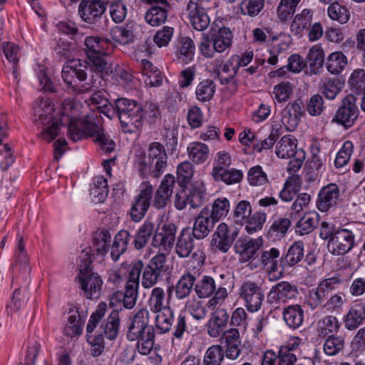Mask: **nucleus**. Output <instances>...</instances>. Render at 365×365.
I'll return each instance as SVG.
<instances>
[{"instance_id":"obj_15","label":"nucleus","mask_w":365,"mask_h":365,"mask_svg":"<svg viewBox=\"0 0 365 365\" xmlns=\"http://www.w3.org/2000/svg\"><path fill=\"white\" fill-rule=\"evenodd\" d=\"M262 245L263 240L260 237L256 239L241 237L237 240L234 248L235 252L239 255L240 261L248 262V266L252 269V263L259 256Z\"/></svg>"},{"instance_id":"obj_23","label":"nucleus","mask_w":365,"mask_h":365,"mask_svg":"<svg viewBox=\"0 0 365 365\" xmlns=\"http://www.w3.org/2000/svg\"><path fill=\"white\" fill-rule=\"evenodd\" d=\"M299 295L297 287L287 281H282L272 286L267 295L268 301L273 304L287 303Z\"/></svg>"},{"instance_id":"obj_21","label":"nucleus","mask_w":365,"mask_h":365,"mask_svg":"<svg viewBox=\"0 0 365 365\" xmlns=\"http://www.w3.org/2000/svg\"><path fill=\"white\" fill-rule=\"evenodd\" d=\"M239 235V229L236 227L221 222L212 236V245L223 253H226L231 247L233 242Z\"/></svg>"},{"instance_id":"obj_10","label":"nucleus","mask_w":365,"mask_h":365,"mask_svg":"<svg viewBox=\"0 0 365 365\" xmlns=\"http://www.w3.org/2000/svg\"><path fill=\"white\" fill-rule=\"evenodd\" d=\"M195 237L188 227L184 228L177 238L175 252L180 258L191 256L196 264L194 267H201L205 259V253L201 250H194Z\"/></svg>"},{"instance_id":"obj_8","label":"nucleus","mask_w":365,"mask_h":365,"mask_svg":"<svg viewBox=\"0 0 365 365\" xmlns=\"http://www.w3.org/2000/svg\"><path fill=\"white\" fill-rule=\"evenodd\" d=\"M155 314H156L155 327L157 331L160 334H165L169 332L172 327H173L172 334L173 337L172 339L173 343L174 342V339L178 340L182 339L184 334L187 330L186 318L184 315L182 314H179L175 321L174 311L171 307L157 312Z\"/></svg>"},{"instance_id":"obj_26","label":"nucleus","mask_w":365,"mask_h":365,"mask_svg":"<svg viewBox=\"0 0 365 365\" xmlns=\"http://www.w3.org/2000/svg\"><path fill=\"white\" fill-rule=\"evenodd\" d=\"M229 317V314L225 309H217L206 324L208 335L212 338L221 336L227 327Z\"/></svg>"},{"instance_id":"obj_38","label":"nucleus","mask_w":365,"mask_h":365,"mask_svg":"<svg viewBox=\"0 0 365 365\" xmlns=\"http://www.w3.org/2000/svg\"><path fill=\"white\" fill-rule=\"evenodd\" d=\"M154 227V223L150 220H145L140 226L133 241V245L136 250H140L146 246L153 233Z\"/></svg>"},{"instance_id":"obj_49","label":"nucleus","mask_w":365,"mask_h":365,"mask_svg":"<svg viewBox=\"0 0 365 365\" xmlns=\"http://www.w3.org/2000/svg\"><path fill=\"white\" fill-rule=\"evenodd\" d=\"M224 359L225 349L221 345H212L206 350L202 365H222Z\"/></svg>"},{"instance_id":"obj_2","label":"nucleus","mask_w":365,"mask_h":365,"mask_svg":"<svg viewBox=\"0 0 365 365\" xmlns=\"http://www.w3.org/2000/svg\"><path fill=\"white\" fill-rule=\"evenodd\" d=\"M149 323V311L141 308L133 315L126 334L129 341H137L136 349L142 355L150 354L154 346L155 329Z\"/></svg>"},{"instance_id":"obj_61","label":"nucleus","mask_w":365,"mask_h":365,"mask_svg":"<svg viewBox=\"0 0 365 365\" xmlns=\"http://www.w3.org/2000/svg\"><path fill=\"white\" fill-rule=\"evenodd\" d=\"M247 181L251 186H262L269 182L268 177L260 165L252 167L247 173Z\"/></svg>"},{"instance_id":"obj_42","label":"nucleus","mask_w":365,"mask_h":365,"mask_svg":"<svg viewBox=\"0 0 365 365\" xmlns=\"http://www.w3.org/2000/svg\"><path fill=\"white\" fill-rule=\"evenodd\" d=\"M211 175L215 181H222L227 185H232L240 182L243 178V173L235 168L217 170L211 173Z\"/></svg>"},{"instance_id":"obj_30","label":"nucleus","mask_w":365,"mask_h":365,"mask_svg":"<svg viewBox=\"0 0 365 365\" xmlns=\"http://www.w3.org/2000/svg\"><path fill=\"white\" fill-rule=\"evenodd\" d=\"M282 317L285 324L290 329H296L302 326L304 313L300 305L292 304L284 308Z\"/></svg>"},{"instance_id":"obj_59","label":"nucleus","mask_w":365,"mask_h":365,"mask_svg":"<svg viewBox=\"0 0 365 365\" xmlns=\"http://www.w3.org/2000/svg\"><path fill=\"white\" fill-rule=\"evenodd\" d=\"M16 262L13 264L14 269L22 270L24 272H29L30 269L28 267L29 258L26 252L25 251V245L23 243L22 237H20L16 249L15 253Z\"/></svg>"},{"instance_id":"obj_29","label":"nucleus","mask_w":365,"mask_h":365,"mask_svg":"<svg viewBox=\"0 0 365 365\" xmlns=\"http://www.w3.org/2000/svg\"><path fill=\"white\" fill-rule=\"evenodd\" d=\"M297 139L292 135H284L277 143L275 147V153L279 158L289 159L297 155Z\"/></svg>"},{"instance_id":"obj_64","label":"nucleus","mask_w":365,"mask_h":365,"mask_svg":"<svg viewBox=\"0 0 365 365\" xmlns=\"http://www.w3.org/2000/svg\"><path fill=\"white\" fill-rule=\"evenodd\" d=\"M304 258V244L295 242L289 249L285 256V261L289 266H294Z\"/></svg>"},{"instance_id":"obj_40","label":"nucleus","mask_w":365,"mask_h":365,"mask_svg":"<svg viewBox=\"0 0 365 365\" xmlns=\"http://www.w3.org/2000/svg\"><path fill=\"white\" fill-rule=\"evenodd\" d=\"M313 13L309 9H304L299 14H297L290 26V31L295 35H299L309 28L312 20Z\"/></svg>"},{"instance_id":"obj_45","label":"nucleus","mask_w":365,"mask_h":365,"mask_svg":"<svg viewBox=\"0 0 365 365\" xmlns=\"http://www.w3.org/2000/svg\"><path fill=\"white\" fill-rule=\"evenodd\" d=\"M195 46L194 41L189 37H182L177 49V56L185 63L191 61L194 57Z\"/></svg>"},{"instance_id":"obj_3","label":"nucleus","mask_w":365,"mask_h":365,"mask_svg":"<svg viewBox=\"0 0 365 365\" xmlns=\"http://www.w3.org/2000/svg\"><path fill=\"white\" fill-rule=\"evenodd\" d=\"M135 166L142 177L158 178L168 166V155L165 147L158 142L151 143L147 155L144 153L135 155Z\"/></svg>"},{"instance_id":"obj_62","label":"nucleus","mask_w":365,"mask_h":365,"mask_svg":"<svg viewBox=\"0 0 365 365\" xmlns=\"http://www.w3.org/2000/svg\"><path fill=\"white\" fill-rule=\"evenodd\" d=\"M112 39L120 44L127 45L133 41L134 34L133 31L127 27L115 26L111 29Z\"/></svg>"},{"instance_id":"obj_53","label":"nucleus","mask_w":365,"mask_h":365,"mask_svg":"<svg viewBox=\"0 0 365 365\" xmlns=\"http://www.w3.org/2000/svg\"><path fill=\"white\" fill-rule=\"evenodd\" d=\"M327 13L331 20L336 21L341 24H346L350 19L349 10L338 2L330 4L327 9Z\"/></svg>"},{"instance_id":"obj_11","label":"nucleus","mask_w":365,"mask_h":365,"mask_svg":"<svg viewBox=\"0 0 365 365\" xmlns=\"http://www.w3.org/2000/svg\"><path fill=\"white\" fill-rule=\"evenodd\" d=\"M233 284L232 278L228 273L221 274L216 279L203 275L195 284L194 290L199 298L205 299L212 297L220 287L232 289Z\"/></svg>"},{"instance_id":"obj_28","label":"nucleus","mask_w":365,"mask_h":365,"mask_svg":"<svg viewBox=\"0 0 365 365\" xmlns=\"http://www.w3.org/2000/svg\"><path fill=\"white\" fill-rule=\"evenodd\" d=\"M302 113L300 102L294 101L285 107L282 113V123L287 130L292 131L297 128Z\"/></svg>"},{"instance_id":"obj_33","label":"nucleus","mask_w":365,"mask_h":365,"mask_svg":"<svg viewBox=\"0 0 365 365\" xmlns=\"http://www.w3.org/2000/svg\"><path fill=\"white\" fill-rule=\"evenodd\" d=\"M187 152L190 160L197 165L204 163L210 155L208 146L198 141L189 143L187 148Z\"/></svg>"},{"instance_id":"obj_17","label":"nucleus","mask_w":365,"mask_h":365,"mask_svg":"<svg viewBox=\"0 0 365 365\" xmlns=\"http://www.w3.org/2000/svg\"><path fill=\"white\" fill-rule=\"evenodd\" d=\"M239 297L245 302V306L250 312L259 311L264 301V293L256 282L246 281L239 289Z\"/></svg>"},{"instance_id":"obj_14","label":"nucleus","mask_w":365,"mask_h":365,"mask_svg":"<svg viewBox=\"0 0 365 365\" xmlns=\"http://www.w3.org/2000/svg\"><path fill=\"white\" fill-rule=\"evenodd\" d=\"M207 0H189L186 11L187 19L192 26L197 31H205L210 24L207 14Z\"/></svg>"},{"instance_id":"obj_20","label":"nucleus","mask_w":365,"mask_h":365,"mask_svg":"<svg viewBox=\"0 0 365 365\" xmlns=\"http://www.w3.org/2000/svg\"><path fill=\"white\" fill-rule=\"evenodd\" d=\"M344 190L335 183H330L323 187L318 194L317 207L321 212H327L336 206L342 200Z\"/></svg>"},{"instance_id":"obj_9","label":"nucleus","mask_w":365,"mask_h":365,"mask_svg":"<svg viewBox=\"0 0 365 365\" xmlns=\"http://www.w3.org/2000/svg\"><path fill=\"white\" fill-rule=\"evenodd\" d=\"M106 9L107 3L105 0H81L78 13L86 24L103 29L102 21L106 18Z\"/></svg>"},{"instance_id":"obj_48","label":"nucleus","mask_w":365,"mask_h":365,"mask_svg":"<svg viewBox=\"0 0 365 365\" xmlns=\"http://www.w3.org/2000/svg\"><path fill=\"white\" fill-rule=\"evenodd\" d=\"M252 213V207L248 200H240L232 211V219L235 224L243 225L245 222Z\"/></svg>"},{"instance_id":"obj_12","label":"nucleus","mask_w":365,"mask_h":365,"mask_svg":"<svg viewBox=\"0 0 365 365\" xmlns=\"http://www.w3.org/2000/svg\"><path fill=\"white\" fill-rule=\"evenodd\" d=\"M84 126V138L89 136L98 145L100 149L105 153H110L115 148V142L106 135L100 123V119L97 113H93L88 116Z\"/></svg>"},{"instance_id":"obj_34","label":"nucleus","mask_w":365,"mask_h":365,"mask_svg":"<svg viewBox=\"0 0 365 365\" xmlns=\"http://www.w3.org/2000/svg\"><path fill=\"white\" fill-rule=\"evenodd\" d=\"M130 237V233L124 230L117 233L110 247V257L113 261L118 260L120 255L126 251Z\"/></svg>"},{"instance_id":"obj_58","label":"nucleus","mask_w":365,"mask_h":365,"mask_svg":"<svg viewBox=\"0 0 365 365\" xmlns=\"http://www.w3.org/2000/svg\"><path fill=\"white\" fill-rule=\"evenodd\" d=\"M301 0H281L277 9V14L282 21L291 19L295 13L296 9Z\"/></svg>"},{"instance_id":"obj_55","label":"nucleus","mask_w":365,"mask_h":365,"mask_svg":"<svg viewBox=\"0 0 365 365\" xmlns=\"http://www.w3.org/2000/svg\"><path fill=\"white\" fill-rule=\"evenodd\" d=\"M230 203L226 197H218L214 200L210 210V216L218 222L225 217L230 212Z\"/></svg>"},{"instance_id":"obj_43","label":"nucleus","mask_w":365,"mask_h":365,"mask_svg":"<svg viewBox=\"0 0 365 365\" xmlns=\"http://www.w3.org/2000/svg\"><path fill=\"white\" fill-rule=\"evenodd\" d=\"M319 223V215L312 212L305 214L297 222L295 232L299 235H305L312 232Z\"/></svg>"},{"instance_id":"obj_54","label":"nucleus","mask_w":365,"mask_h":365,"mask_svg":"<svg viewBox=\"0 0 365 365\" xmlns=\"http://www.w3.org/2000/svg\"><path fill=\"white\" fill-rule=\"evenodd\" d=\"M267 220V215L262 211H256L252 213L245 222V230L249 234H253L261 230Z\"/></svg>"},{"instance_id":"obj_51","label":"nucleus","mask_w":365,"mask_h":365,"mask_svg":"<svg viewBox=\"0 0 365 365\" xmlns=\"http://www.w3.org/2000/svg\"><path fill=\"white\" fill-rule=\"evenodd\" d=\"M345 339L343 336L334 334L327 336L324 343V351L328 356H335L343 351Z\"/></svg>"},{"instance_id":"obj_36","label":"nucleus","mask_w":365,"mask_h":365,"mask_svg":"<svg viewBox=\"0 0 365 365\" xmlns=\"http://www.w3.org/2000/svg\"><path fill=\"white\" fill-rule=\"evenodd\" d=\"M148 306L153 313L170 308L163 288L157 287L153 289L148 299Z\"/></svg>"},{"instance_id":"obj_32","label":"nucleus","mask_w":365,"mask_h":365,"mask_svg":"<svg viewBox=\"0 0 365 365\" xmlns=\"http://www.w3.org/2000/svg\"><path fill=\"white\" fill-rule=\"evenodd\" d=\"M120 328V316L119 311L113 309L109 314L108 318L101 324L100 329L105 337L109 340H114L116 339L119 333Z\"/></svg>"},{"instance_id":"obj_22","label":"nucleus","mask_w":365,"mask_h":365,"mask_svg":"<svg viewBox=\"0 0 365 365\" xmlns=\"http://www.w3.org/2000/svg\"><path fill=\"white\" fill-rule=\"evenodd\" d=\"M153 193V186L148 182L143 183L130 210V217L133 222H138L144 217L150 207Z\"/></svg>"},{"instance_id":"obj_60","label":"nucleus","mask_w":365,"mask_h":365,"mask_svg":"<svg viewBox=\"0 0 365 365\" xmlns=\"http://www.w3.org/2000/svg\"><path fill=\"white\" fill-rule=\"evenodd\" d=\"M110 240L111 235L107 230H102L97 233L93 239V248L98 255H104L107 253Z\"/></svg>"},{"instance_id":"obj_5","label":"nucleus","mask_w":365,"mask_h":365,"mask_svg":"<svg viewBox=\"0 0 365 365\" xmlns=\"http://www.w3.org/2000/svg\"><path fill=\"white\" fill-rule=\"evenodd\" d=\"M114 110L125 133H133L142 127V105L137 101L125 98H118L115 101Z\"/></svg>"},{"instance_id":"obj_16","label":"nucleus","mask_w":365,"mask_h":365,"mask_svg":"<svg viewBox=\"0 0 365 365\" xmlns=\"http://www.w3.org/2000/svg\"><path fill=\"white\" fill-rule=\"evenodd\" d=\"M341 281L339 277H332L322 280L316 288L309 291L307 304L313 310L322 304L324 299L336 289Z\"/></svg>"},{"instance_id":"obj_63","label":"nucleus","mask_w":365,"mask_h":365,"mask_svg":"<svg viewBox=\"0 0 365 365\" xmlns=\"http://www.w3.org/2000/svg\"><path fill=\"white\" fill-rule=\"evenodd\" d=\"M341 87L340 81L333 78L325 80L320 87V91L327 98L333 100L340 93Z\"/></svg>"},{"instance_id":"obj_56","label":"nucleus","mask_w":365,"mask_h":365,"mask_svg":"<svg viewBox=\"0 0 365 365\" xmlns=\"http://www.w3.org/2000/svg\"><path fill=\"white\" fill-rule=\"evenodd\" d=\"M215 92V83L209 79L198 83L195 89L196 98L199 101L207 102L211 100Z\"/></svg>"},{"instance_id":"obj_18","label":"nucleus","mask_w":365,"mask_h":365,"mask_svg":"<svg viewBox=\"0 0 365 365\" xmlns=\"http://www.w3.org/2000/svg\"><path fill=\"white\" fill-rule=\"evenodd\" d=\"M355 244V235L349 229H339L328 241V250L334 255H344L352 250Z\"/></svg>"},{"instance_id":"obj_41","label":"nucleus","mask_w":365,"mask_h":365,"mask_svg":"<svg viewBox=\"0 0 365 365\" xmlns=\"http://www.w3.org/2000/svg\"><path fill=\"white\" fill-rule=\"evenodd\" d=\"M301 178L298 175L289 177L284 184L279 197L282 201L290 202L294 199L301 187Z\"/></svg>"},{"instance_id":"obj_37","label":"nucleus","mask_w":365,"mask_h":365,"mask_svg":"<svg viewBox=\"0 0 365 365\" xmlns=\"http://www.w3.org/2000/svg\"><path fill=\"white\" fill-rule=\"evenodd\" d=\"M310 72L312 74H318L322 70L324 63V53L319 45L312 46L307 55Z\"/></svg>"},{"instance_id":"obj_50","label":"nucleus","mask_w":365,"mask_h":365,"mask_svg":"<svg viewBox=\"0 0 365 365\" xmlns=\"http://www.w3.org/2000/svg\"><path fill=\"white\" fill-rule=\"evenodd\" d=\"M318 333L320 336H326L336 333L340 328V322L334 316H326L318 322Z\"/></svg>"},{"instance_id":"obj_39","label":"nucleus","mask_w":365,"mask_h":365,"mask_svg":"<svg viewBox=\"0 0 365 365\" xmlns=\"http://www.w3.org/2000/svg\"><path fill=\"white\" fill-rule=\"evenodd\" d=\"M90 194L96 203L104 202L108 196V189L107 180L103 176L98 175L93 178Z\"/></svg>"},{"instance_id":"obj_57","label":"nucleus","mask_w":365,"mask_h":365,"mask_svg":"<svg viewBox=\"0 0 365 365\" xmlns=\"http://www.w3.org/2000/svg\"><path fill=\"white\" fill-rule=\"evenodd\" d=\"M84 44L88 56L96 53H108L106 51L107 41L97 36L86 37Z\"/></svg>"},{"instance_id":"obj_25","label":"nucleus","mask_w":365,"mask_h":365,"mask_svg":"<svg viewBox=\"0 0 365 365\" xmlns=\"http://www.w3.org/2000/svg\"><path fill=\"white\" fill-rule=\"evenodd\" d=\"M175 183V180L173 175L168 174L163 178L153 201V205L156 209H163L170 202Z\"/></svg>"},{"instance_id":"obj_44","label":"nucleus","mask_w":365,"mask_h":365,"mask_svg":"<svg viewBox=\"0 0 365 365\" xmlns=\"http://www.w3.org/2000/svg\"><path fill=\"white\" fill-rule=\"evenodd\" d=\"M212 36L214 41V48L217 50V53H222L231 46L233 36L228 28H221L216 34Z\"/></svg>"},{"instance_id":"obj_4","label":"nucleus","mask_w":365,"mask_h":365,"mask_svg":"<svg viewBox=\"0 0 365 365\" xmlns=\"http://www.w3.org/2000/svg\"><path fill=\"white\" fill-rule=\"evenodd\" d=\"M33 110L34 120L44 127L41 137L47 142L52 141L60 129L58 120L53 118V105L48 99L39 97L34 102Z\"/></svg>"},{"instance_id":"obj_52","label":"nucleus","mask_w":365,"mask_h":365,"mask_svg":"<svg viewBox=\"0 0 365 365\" xmlns=\"http://www.w3.org/2000/svg\"><path fill=\"white\" fill-rule=\"evenodd\" d=\"M3 52L9 62L12 63V73L14 78L17 79L18 73V62L19 58L20 48L19 46L14 43H4Z\"/></svg>"},{"instance_id":"obj_27","label":"nucleus","mask_w":365,"mask_h":365,"mask_svg":"<svg viewBox=\"0 0 365 365\" xmlns=\"http://www.w3.org/2000/svg\"><path fill=\"white\" fill-rule=\"evenodd\" d=\"M365 321V303L352 304L343 317L344 327L348 330H355Z\"/></svg>"},{"instance_id":"obj_7","label":"nucleus","mask_w":365,"mask_h":365,"mask_svg":"<svg viewBox=\"0 0 365 365\" xmlns=\"http://www.w3.org/2000/svg\"><path fill=\"white\" fill-rule=\"evenodd\" d=\"M78 104L71 100H65L62 103L61 110L60 111L61 124L63 125L68 123V135L73 141H78L84 138V126L82 124L86 123L88 116L96 113L93 111L79 118L78 117Z\"/></svg>"},{"instance_id":"obj_47","label":"nucleus","mask_w":365,"mask_h":365,"mask_svg":"<svg viewBox=\"0 0 365 365\" xmlns=\"http://www.w3.org/2000/svg\"><path fill=\"white\" fill-rule=\"evenodd\" d=\"M347 64L346 56L340 51L331 53L326 62L328 71L332 74H339L344 71Z\"/></svg>"},{"instance_id":"obj_31","label":"nucleus","mask_w":365,"mask_h":365,"mask_svg":"<svg viewBox=\"0 0 365 365\" xmlns=\"http://www.w3.org/2000/svg\"><path fill=\"white\" fill-rule=\"evenodd\" d=\"M160 6H151L145 14V21L152 26H158L164 24L168 18V11L170 5L166 3H160Z\"/></svg>"},{"instance_id":"obj_6","label":"nucleus","mask_w":365,"mask_h":365,"mask_svg":"<svg viewBox=\"0 0 365 365\" xmlns=\"http://www.w3.org/2000/svg\"><path fill=\"white\" fill-rule=\"evenodd\" d=\"M80 273L76 277L88 299H96L100 296L103 281L98 273L90 269L91 257L88 251L83 250L80 255Z\"/></svg>"},{"instance_id":"obj_13","label":"nucleus","mask_w":365,"mask_h":365,"mask_svg":"<svg viewBox=\"0 0 365 365\" xmlns=\"http://www.w3.org/2000/svg\"><path fill=\"white\" fill-rule=\"evenodd\" d=\"M279 250L275 247L260 252V257L252 263V269L262 267L268 274L270 281H276L282 277L280 269Z\"/></svg>"},{"instance_id":"obj_24","label":"nucleus","mask_w":365,"mask_h":365,"mask_svg":"<svg viewBox=\"0 0 365 365\" xmlns=\"http://www.w3.org/2000/svg\"><path fill=\"white\" fill-rule=\"evenodd\" d=\"M217 222L210 216V210L203 207L195 218L192 234L197 240L205 238L214 228Z\"/></svg>"},{"instance_id":"obj_35","label":"nucleus","mask_w":365,"mask_h":365,"mask_svg":"<svg viewBox=\"0 0 365 365\" xmlns=\"http://www.w3.org/2000/svg\"><path fill=\"white\" fill-rule=\"evenodd\" d=\"M95 91L89 98L90 104L96 106L100 113H103L108 118H111L114 113V106L108 101L103 92L101 91Z\"/></svg>"},{"instance_id":"obj_46","label":"nucleus","mask_w":365,"mask_h":365,"mask_svg":"<svg viewBox=\"0 0 365 365\" xmlns=\"http://www.w3.org/2000/svg\"><path fill=\"white\" fill-rule=\"evenodd\" d=\"M195 277L187 272L182 274L177 282L175 287V296L178 299H183L189 296L191 290L195 287Z\"/></svg>"},{"instance_id":"obj_1","label":"nucleus","mask_w":365,"mask_h":365,"mask_svg":"<svg viewBox=\"0 0 365 365\" xmlns=\"http://www.w3.org/2000/svg\"><path fill=\"white\" fill-rule=\"evenodd\" d=\"M107 54L96 53L88 56L92 62L96 73L95 75H91L90 82L80 86L77 84L76 79L79 81H85L87 78L86 71L82 68V66L78 60H71L67 62L62 68L61 76L68 88L76 94L87 93L92 91L93 88H98L102 81L101 73L107 66V62L103 56Z\"/></svg>"},{"instance_id":"obj_19","label":"nucleus","mask_w":365,"mask_h":365,"mask_svg":"<svg viewBox=\"0 0 365 365\" xmlns=\"http://www.w3.org/2000/svg\"><path fill=\"white\" fill-rule=\"evenodd\" d=\"M359 114V110L356 106V98L353 95L346 96L341 106L338 108L333 121L349 128L353 125Z\"/></svg>"}]
</instances>
